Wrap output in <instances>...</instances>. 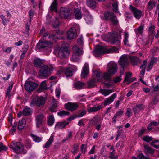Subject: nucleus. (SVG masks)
<instances>
[{
    "label": "nucleus",
    "mask_w": 159,
    "mask_h": 159,
    "mask_svg": "<svg viewBox=\"0 0 159 159\" xmlns=\"http://www.w3.org/2000/svg\"><path fill=\"white\" fill-rule=\"evenodd\" d=\"M49 42L48 41H45L43 42H40L39 41L36 45V48L35 49L36 51L38 49H41L44 50H47L48 52V54L51 51V47L52 46L51 42Z\"/></svg>",
    "instance_id": "4"
},
{
    "label": "nucleus",
    "mask_w": 159,
    "mask_h": 159,
    "mask_svg": "<svg viewBox=\"0 0 159 159\" xmlns=\"http://www.w3.org/2000/svg\"><path fill=\"white\" fill-rule=\"evenodd\" d=\"M104 18L105 21H110L114 25H117L118 23L116 16L113 12H105L104 13Z\"/></svg>",
    "instance_id": "6"
},
{
    "label": "nucleus",
    "mask_w": 159,
    "mask_h": 159,
    "mask_svg": "<svg viewBox=\"0 0 159 159\" xmlns=\"http://www.w3.org/2000/svg\"><path fill=\"white\" fill-rule=\"evenodd\" d=\"M10 147L16 153H19L22 152L24 149L23 146L20 142H13L12 145Z\"/></svg>",
    "instance_id": "12"
},
{
    "label": "nucleus",
    "mask_w": 159,
    "mask_h": 159,
    "mask_svg": "<svg viewBox=\"0 0 159 159\" xmlns=\"http://www.w3.org/2000/svg\"><path fill=\"white\" fill-rule=\"evenodd\" d=\"M129 57L126 55H122L120 58L118 62L119 65L122 68L127 66L129 63Z\"/></svg>",
    "instance_id": "10"
},
{
    "label": "nucleus",
    "mask_w": 159,
    "mask_h": 159,
    "mask_svg": "<svg viewBox=\"0 0 159 159\" xmlns=\"http://www.w3.org/2000/svg\"><path fill=\"white\" fill-rule=\"evenodd\" d=\"M132 76V73L130 72H128L126 73L125 75V77L124 81L125 82H130V78Z\"/></svg>",
    "instance_id": "46"
},
{
    "label": "nucleus",
    "mask_w": 159,
    "mask_h": 159,
    "mask_svg": "<svg viewBox=\"0 0 159 159\" xmlns=\"http://www.w3.org/2000/svg\"><path fill=\"white\" fill-rule=\"evenodd\" d=\"M138 157L139 159H148V157H146L142 153H140L138 155Z\"/></svg>",
    "instance_id": "64"
},
{
    "label": "nucleus",
    "mask_w": 159,
    "mask_h": 159,
    "mask_svg": "<svg viewBox=\"0 0 159 159\" xmlns=\"http://www.w3.org/2000/svg\"><path fill=\"white\" fill-rule=\"evenodd\" d=\"M37 101V106L38 107L43 106L45 103L46 100V98L45 97H40L39 98H36Z\"/></svg>",
    "instance_id": "20"
},
{
    "label": "nucleus",
    "mask_w": 159,
    "mask_h": 159,
    "mask_svg": "<svg viewBox=\"0 0 159 159\" xmlns=\"http://www.w3.org/2000/svg\"><path fill=\"white\" fill-rule=\"evenodd\" d=\"M47 86L46 81H43L41 83L40 85V88L42 89H46Z\"/></svg>",
    "instance_id": "57"
},
{
    "label": "nucleus",
    "mask_w": 159,
    "mask_h": 159,
    "mask_svg": "<svg viewBox=\"0 0 159 159\" xmlns=\"http://www.w3.org/2000/svg\"><path fill=\"white\" fill-rule=\"evenodd\" d=\"M93 78L87 83L88 87L89 88H92L96 86V82L97 81L102 82V83H104L107 87H110L111 84L109 83H106L103 81L102 74L97 71H94L93 72Z\"/></svg>",
    "instance_id": "1"
},
{
    "label": "nucleus",
    "mask_w": 159,
    "mask_h": 159,
    "mask_svg": "<svg viewBox=\"0 0 159 159\" xmlns=\"http://www.w3.org/2000/svg\"><path fill=\"white\" fill-rule=\"evenodd\" d=\"M37 85V84L35 82L27 81L25 84V87L26 90L28 92H30L35 89Z\"/></svg>",
    "instance_id": "13"
},
{
    "label": "nucleus",
    "mask_w": 159,
    "mask_h": 159,
    "mask_svg": "<svg viewBox=\"0 0 159 159\" xmlns=\"http://www.w3.org/2000/svg\"><path fill=\"white\" fill-rule=\"evenodd\" d=\"M116 94L114 93L109 98H106L102 102L104 106L105 107L112 103L116 98Z\"/></svg>",
    "instance_id": "18"
},
{
    "label": "nucleus",
    "mask_w": 159,
    "mask_h": 159,
    "mask_svg": "<svg viewBox=\"0 0 159 159\" xmlns=\"http://www.w3.org/2000/svg\"><path fill=\"white\" fill-rule=\"evenodd\" d=\"M102 105H99L96 107H90L89 109L88 112L89 113L96 112L100 110L102 108Z\"/></svg>",
    "instance_id": "32"
},
{
    "label": "nucleus",
    "mask_w": 159,
    "mask_h": 159,
    "mask_svg": "<svg viewBox=\"0 0 159 159\" xmlns=\"http://www.w3.org/2000/svg\"><path fill=\"white\" fill-rule=\"evenodd\" d=\"M79 145L77 144H75L73 146V150L72 152L73 154H75L77 152V150L78 149Z\"/></svg>",
    "instance_id": "52"
},
{
    "label": "nucleus",
    "mask_w": 159,
    "mask_h": 159,
    "mask_svg": "<svg viewBox=\"0 0 159 159\" xmlns=\"http://www.w3.org/2000/svg\"><path fill=\"white\" fill-rule=\"evenodd\" d=\"M26 124V122L25 119H22L20 120L18 125V129L21 130L25 126Z\"/></svg>",
    "instance_id": "38"
},
{
    "label": "nucleus",
    "mask_w": 159,
    "mask_h": 159,
    "mask_svg": "<svg viewBox=\"0 0 159 159\" xmlns=\"http://www.w3.org/2000/svg\"><path fill=\"white\" fill-rule=\"evenodd\" d=\"M142 139L146 142L148 143L153 139V138L147 135L143 137Z\"/></svg>",
    "instance_id": "51"
},
{
    "label": "nucleus",
    "mask_w": 159,
    "mask_h": 159,
    "mask_svg": "<svg viewBox=\"0 0 159 159\" xmlns=\"http://www.w3.org/2000/svg\"><path fill=\"white\" fill-rule=\"evenodd\" d=\"M52 106L50 107V110L52 112H56L57 111V107L58 104V102L54 98H52Z\"/></svg>",
    "instance_id": "22"
},
{
    "label": "nucleus",
    "mask_w": 159,
    "mask_h": 159,
    "mask_svg": "<svg viewBox=\"0 0 159 159\" xmlns=\"http://www.w3.org/2000/svg\"><path fill=\"white\" fill-rule=\"evenodd\" d=\"M65 107L68 110L71 111L76 110L79 107L78 104L76 103L68 102L65 105Z\"/></svg>",
    "instance_id": "14"
},
{
    "label": "nucleus",
    "mask_w": 159,
    "mask_h": 159,
    "mask_svg": "<svg viewBox=\"0 0 159 159\" xmlns=\"http://www.w3.org/2000/svg\"><path fill=\"white\" fill-rule=\"evenodd\" d=\"M54 140V136L52 135L50 137L48 141L43 146L44 148H48L51 144L53 142Z\"/></svg>",
    "instance_id": "33"
},
{
    "label": "nucleus",
    "mask_w": 159,
    "mask_h": 159,
    "mask_svg": "<svg viewBox=\"0 0 159 159\" xmlns=\"http://www.w3.org/2000/svg\"><path fill=\"white\" fill-rule=\"evenodd\" d=\"M80 56L73 53L72 57L71 58V60L73 61H78L80 59Z\"/></svg>",
    "instance_id": "47"
},
{
    "label": "nucleus",
    "mask_w": 159,
    "mask_h": 159,
    "mask_svg": "<svg viewBox=\"0 0 159 159\" xmlns=\"http://www.w3.org/2000/svg\"><path fill=\"white\" fill-rule=\"evenodd\" d=\"M113 11L115 13H118V2H116L112 4Z\"/></svg>",
    "instance_id": "43"
},
{
    "label": "nucleus",
    "mask_w": 159,
    "mask_h": 159,
    "mask_svg": "<svg viewBox=\"0 0 159 159\" xmlns=\"http://www.w3.org/2000/svg\"><path fill=\"white\" fill-rule=\"evenodd\" d=\"M129 9L134 17L137 19L139 20L143 16L142 11L136 7L130 5Z\"/></svg>",
    "instance_id": "8"
},
{
    "label": "nucleus",
    "mask_w": 159,
    "mask_h": 159,
    "mask_svg": "<svg viewBox=\"0 0 159 159\" xmlns=\"http://www.w3.org/2000/svg\"><path fill=\"white\" fill-rule=\"evenodd\" d=\"M35 105H37V101L36 98L34 99L31 102L30 105L31 107H33Z\"/></svg>",
    "instance_id": "59"
},
{
    "label": "nucleus",
    "mask_w": 159,
    "mask_h": 159,
    "mask_svg": "<svg viewBox=\"0 0 159 159\" xmlns=\"http://www.w3.org/2000/svg\"><path fill=\"white\" fill-rule=\"evenodd\" d=\"M151 145L153 146L156 149H159V140H156L153 141L150 143Z\"/></svg>",
    "instance_id": "42"
},
{
    "label": "nucleus",
    "mask_w": 159,
    "mask_h": 159,
    "mask_svg": "<svg viewBox=\"0 0 159 159\" xmlns=\"http://www.w3.org/2000/svg\"><path fill=\"white\" fill-rule=\"evenodd\" d=\"M69 122L63 121L57 122L55 125V129L56 130L65 129V127L69 124Z\"/></svg>",
    "instance_id": "15"
},
{
    "label": "nucleus",
    "mask_w": 159,
    "mask_h": 159,
    "mask_svg": "<svg viewBox=\"0 0 159 159\" xmlns=\"http://www.w3.org/2000/svg\"><path fill=\"white\" fill-rule=\"evenodd\" d=\"M100 118L99 116L96 115L91 120L92 124L95 125L97 123L99 124L100 122Z\"/></svg>",
    "instance_id": "39"
},
{
    "label": "nucleus",
    "mask_w": 159,
    "mask_h": 159,
    "mask_svg": "<svg viewBox=\"0 0 159 159\" xmlns=\"http://www.w3.org/2000/svg\"><path fill=\"white\" fill-rule=\"evenodd\" d=\"M33 63L36 67L40 68L45 65H44L42 60L39 58L35 59Z\"/></svg>",
    "instance_id": "24"
},
{
    "label": "nucleus",
    "mask_w": 159,
    "mask_h": 159,
    "mask_svg": "<svg viewBox=\"0 0 159 159\" xmlns=\"http://www.w3.org/2000/svg\"><path fill=\"white\" fill-rule=\"evenodd\" d=\"M55 122V119L53 115L49 116L48 120V125L49 126L52 125Z\"/></svg>",
    "instance_id": "41"
},
{
    "label": "nucleus",
    "mask_w": 159,
    "mask_h": 159,
    "mask_svg": "<svg viewBox=\"0 0 159 159\" xmlns=\"http://www.w3.org/2000/svg\"><path fill=\"white\" fill-rule=\"evenodd\" d=\"M73 53L78 55H81L83 54V51L77 45H75L73 47Z\"/></svg>",
    "instance_id": "23"
},
{
    "label": "nucleus",
    "mask_w": 159,
    "mask_h": 159,
    "mask_svg": "<svg viewBox=\"0 0 159 159\" xmlns=\"http://www.w3.org/2000/svg\"><path fill=\"white\" fill-rule=\"evenodd\" d=\"M53 69L54 67L52 65H44L41 68L39 75L40 76L47 77L51 74V72L53 70Z\"/></svg>",
    "instance_id": "5"
},
{
    "label": "nucleus",
    "mask_w": 159,
    "mask_h": 159,
    "mask_svg": "<svg viewBox=\"0 0 159 159\" xmlns=\"http://www.w3.org/2000/svg\"><path fill=\"white\" fill-rule=\"evenodd\" d=\"M132 115V110L130 108L127 109V111L125 113V115L128 117H130Z\"/></svg>",
    "instance_id": "55"
},
{
    "label": "nucleus",
    "mask_w": 159,
    "mask_h": 159,
    "mask_svg": "<svg viewBox=\"0 0 159 159\" xmlns=\"http://www.w3.org/2000/svg\"><path fill=\"white\" fill-rule=\"evenodd\" d=\"M129 59L133 65H137L140 61L139 58L135 56H131Z\"/></svg>",
    "instance_id": "30"
},
{
    "label": "nucleus",
    "mask_w": 159,
    "mask_h": 159,
    "mask_svg": "<svg viewBox=\"0 0 159 159\" xmlns=\"http://www.w3.org/2000/svg\"><path fill=\"white\" fill-rule=\"evenodd\" d=\"M12 88V85H10L7 88V91L6 92V96L7 97H10V91Z\"/></svg>",
    "instance_id": "54"
},
{
    "label": "nucleus",
    "mask_w": 159,
    "mask_h": 159,
    "mask_svg": "<svg viewBox=\"0 0 159 159\" xmlns=\"http://www.w3.org/2000/svg\"><path fill=\"white\" fill-rule=\"evenodd\" d=\"M155 7V3L153 0L149 1L147 5V9L149 11L152 10Z\"/></svg>",
    "instance_id": "28"
},
{
    "label": "nucleus",
    "mask_w": 159,
    "mask_h": 159,
    "mask_svg": "<svg viewBox=\"0 0 159 159\" xmlns=\"http://www.w3.org/2000/svg\"><path fill=\"white\" fill-rule=\"evenodd\" d=\"M125 16L126 17V20H128L129 19H131L132 18V16L131 14L128 13H126Z\"/></svg>",
    "instance_id": "61"
},
{
    "label": "nucleus",
    "mask_w": 159,
    "mask_h": 159,
    "mask_svg": "<svg viewBox=\"0 0 159 159\" xmlns=\"http://www.w3.org/2000/svg\"><path fill=\"white\" fill-rule=\"evenodd\" d=\"M0 17L2 19V23L3 25H6L9 22V20L7 19L3 15L0 16Z\"/></svg>",
    "instance_id": "53"
},
{
    "label": "nucleus",
    "mask_w": 159,
    "mask_h": 159,
    "mask_svg": "<svg viewBox=\"0 0 159 159\" xmlns=\"http://www.w3.org/2000/svg\"><path fill=\"white\" fill-rule=\"evenodd\" d=\"M83 38L82 37H79L78 39V43L79 45H81L83 44Z\"/></svg>",
    "instance_id": "63"
},
{
    "label": "nucleus",
    "mask_w": 159,
    "mask_h": 159,
    "mask_svg": "<svg viewBox=\"0 0 159 159\" xmlns=\"http://www.w3.org/2000/svg\"><path fill=\"white\" fill-rule=\"evenodd\" d=\"M67 36L68 39H72L76 37V30L74 27L70 28L67 32Z\"/></svg>",
    "instance_id": "17"
},
{
    "label": "nucleus",
    "mask_w": 159,
    "mask_h": 159,
    "mask_svg": "<svg viewBox=\"0 0 159 159\" xmlns=\"http://www.w3.org/2000/svg\"><path fill=\"white\" fill-rule=\"evenodd\" d=\"M56 95L57 98H59L60 94V90L59 88H57L55 90Z\"/></svg>",
    "instance_id": "62"
},
{
    "label": "nucleus",
    "mask_w": 159,
    "mask_h": 159,
    "mask_svg": "<svg viewBox=\"0 0 159 159\" xmlns=\"http://www.w3.org/2000/svg\"><path fill=\"white\" fill-rule=\"evenodd\" d=\"M120 37L119 35L112 39V41L113 44H118L119 43L120 39Z\"/></svg>",
    "instance_id": "50"
},
{
    "label": "nucleus",
    "mask_w": 159,
    "mask_h": 159,
    "mask_svg": "<svg viewBox=\"0 0 159 159\" xmlns=\"http://www.w3.org/2000/svg\"><path fill=\"white\" fill-rule=\"evenodd\" d=\"M155 29V26L154 25L151 24L149 26L148 28V31L152 33H153Z\"/></svg>",
    "instance_id": "58"
},
{
    "label": "nucleus",
    "mask_w": 159,
    "mask_h": 159,
    "mask_svg": "<svg viewBox=\"0 0 159 159\" xmlns=\"http://www.w3.org/2000/svg\"><path fill=\"white\" fill-rule=\"evenodd\" d=\"M84 19L87 24H90L93 21V18L90 14L87 12V14L85 15Z\"/></svg>",
    "instance_id": "29"
},
{
    "label": "nucleus",
    "mask_w": 159,
    "mask_h": 159,
    "mask_svg": "<svg viewBox=\"0 0 159 159\" xmlns=\"http://www.w3.org/2000/svg\"><path fill=\"white\" fill-rule=\"evenodd\" d=\"M86 113V111L84 110L80 111L77 115H76V117H81L84 116Z\"/></svg>",
    "instance_id": "44"
},
{
    "label": "nucleus",
    "mask_w": 159,
    "mask_h": 159,
    "mask_svg": "<svg viewBox=\"0 0 159 159\" xmlns=\"http://www.w3.org/2000/svg\"><path fill=\"white\" fill-rule=\"evenodd\" d=\"M56 55L61 58H67L70 53V50L67 48H62L56 51Z\"/></svg>",
    "instance_id": "7"
},
{
    "label": "nucleus",
    "mask_w": 159,
    "mask_h": 159,
    "mask_svg": "<svg viewBox=\"0 0 159 159\" xmlns=\"http://www.w3.org/2000/svg\"><path fill=\"white\" fill-rule=\"evenodd\" d=\"M63 33L61 30H58L55 32V35L52 34V36H49L50 41L56 42L57 39H61L63 38Z\"/></svg>",
    "instance_id": "11"
},
{
    "label": "nucleus",
    "mask_w": 159,
    "mask_h": 159,
    "mask_svg": "<svg viewBox=\"0 0 159 159\" xmlns=\"http://www.w3.org/2000/svg\"><path fill=\"white\" fill-rule=\"evenodd\" d=\"M85 85V84L84 83L78 81L75 83L74 86L77 89H81Z\"/></svg>",
    "instance_id": "40"
},
{
    "label": "nucleus",
    "mask_w": 159,
    "mask_h": 159,
    "mask_svg": "<svg viewBox=\"0 0 159 159\" xmlns=\"http://www.w3.org/2000/svg\"><path fill=\"white\" fill-rule=\"evenodd\" d=\"M57 0H54L50 7V10L52 11H54L55 12L57 11Z\"/></svg>",
    "instance_id": "37"
},
{
    "label": "nucleus",
    "mask_w": 159,
    "mask_h": 159,
    "mask_svg": "<svg viewBox=\"0 0 159 159\" xmlns=\"http://www.w3.org/2000/svg\"><path fill=\"white\" fill-rule=\"evenodd\" d=\"M118 50V48L114 47L107 49L106 46L98 45L95 48L93 54L96 56H99L105 53L117 52Z\"/></svg>",
    "instance_id": "2"
},
{
    "label": "nucleus",
    "mask_w": 159,
    "mask_h": 159,
    "mask_svg": "<svg viewBox=\"0 0 159 159\" xmlns=\"http://www.w3.org/2000/svg\"><path fill=\"white\" fill-rule=\"evenodd\" d=\"M154 60H155L154 59H152L150 60L149 64L147 68V71H150V70L152 68L154 63H155Z\"/></svg>",
    "instance_id": "45"
},
{
    "label": "nucleus",
    "mask_w": 159,
    "mask_h": 159,
    "mask_svg": "<svg viewBox=\"0 0 159 159\" xmlns=\"http://www.w3.org/2000/svg\"><path fill=\"white\" fill-rule=\"evenodd\" d=\"M70 13V10L69 9L63 7H61L60 9L59 15L61 17L66 18L68 17Z\"/></svg>",
    "instance_id": "16"
},
{
    "label": "nucleus",
    "mask_w": 159,
    "mask_h": 159,
    "mask_svg": "<svg viewBox=\"0 0 159 159\" xmlns=\"http://www.w3.org/2000/svg\"><path fill=\"white\" fill-rule=\"evenodd\" d=\"M64 72L66 76H72L73 74V69L71 67L66 68Z\"/></svg>",
    "instance_id": "34"
},
{
    "label": "nucleus",
    "mask_w": 159,
    "mask_h": 159,
    "mask_svg": "<svg viewBox=\"0 0 159 159\" xmlns=\"http://www.w3.org/2000/svg\"><path fill=\"white\" fill-rule=\"evenodd\" d=\"M145 151L147 153L152 154L154 151V149L151 148L148 145L145 144L144 146Z\"/></svg>",
    "instance_id": "35"
},
{
    "label": "nucleus",
    "mask_w": 159,
    "mask_h": 159,
    "mask_svg": "<svg viewBox=\"0 0 159 159\" xmlns=\"http://www.w3.org/2000/svg\"><path fill=\"white\" fill-rule=\"evenodd\" d=\"M108 73L105 72L102 74L103 78L105 81L109 82L111 80V79L110 75L114 74L116 72L117 70V65L115 63H111L108 64Z\"/></svg>",
    "instance_id": "3"
},
{
    "label": "nucleus",
    "mask_w": 159,
    "mask_h": 159,
    "mask_svg": "<svg viewBox=\"0 0 159 159\" xmlns=\"http://www.w3.org/2000/svg\"><path fill=\"white\" fill-rule=\"evenodd\" d=\"M31 110L30 108L25 107L23 110V114L24 116H28L31 114Z\"/></svg>",
    "instance_id": "36"
},
{
    "label": "nucleus",
    "mask_w": 159,
    "mask_h": 159,
    "mask_svg": "<svg viewBox=\"0 0 159 159\" xmlns=\"http://www.w3.org/2000/svg\"><path fill=\"white\" fill-rule=\"evenodd\" d=\"M7 148L1 142H0V151H6L7 150Z\"/></svg>",
    "instance_id": "56"
},
{
    "label": "nucleus",
    "mask_w": 159,
    "mask_h": 159,
    "mask_svg": "<svg viewBox=\"0 0 159 159\" xmlns=\"http://www.w3.org/2000/svg\"><path fill=\"white\" fill-rule=\"evenodd\" d=\"M33 140L37 142H39L42 141V138L34 134L32 135Z\"/></svg>",
    "instance_id": "49"
},
{
    "label": "nucleus",
    "mask_w": 159,
    "mask_h": 159,
    "mask_svg": "<svg viewBox=\"0 0 159 159\" xmlns=\"http://www.w3.org/2000/svg\"><path fill=\"white\" fill-rule=\"evenodd\" d=\"M87 5L90 7L94 9L96 6V2L94 0H87Z\"/></svg>",
    "instance_id": "27"
},
{
    "label": "nucleus",
    "mask_w": 159,
    "mask_h": 159,
    "mask_svg": "<svg viewBox=\"0 0 159 159\" xmlns=\"http://www.w3.org/2000/svg\"><path fill=\"white\" fill-rule=\"evenodd\" d=\"M74 16L75 18L77 19H81L82 17L80 9L77 8L74 10Z\"/></svg>",
    "instance_id": "26"
},
{
    "label": "nucleus",
    "mask_w": 159,
    "mask_h": 159,
    "mask_svg": "<svg viewBox=\"0 0 159 159\" xmlns=\"http://www.w3.org/2000/svg\"><path fill=\"white\" fill-rule=\"evenodd\" d=\"M89 73V66L88 64L85 63L84 66L81 73V77L85 78Z\"/></svg>",
    "instance_id": "19"
},
{
    "label": "nucleus",
    "mask_w": 159,
    "mask_h": 159,
    "mask_svg": "<svg viewBox=\"0 0 159 159\" xmlns=\"http://www.w3.org/2000/svg\"><path fill=\"white\" fill-rule=\"evenodd\" d=\"M144 107V106L142 104L137 105L134 107L132 109L135 114H138L139 112L143 110Z\"/></svg>",
    "instance_id": "21"
},
{
    "label": "nucleus",
    "mask_w": 159,
    "mask_h": 159,
    "mask_svg": "<svg viewBox=\"0 0 159 159\" xmlns=\"http://www.w3.org/2000/svg\"><path fill=\"white\" fill-rule=\"evenodd\" d=\"M114 91L113 89H102L100 90L101 93L105 96H107L112 93Z\"/></svg>",
    "instance_id": "25"
},
{
    "label": "nucleus",
    "mask_w": 159,
    "mask_h": 159,
    "mask_svg": "<svg viewBox=\"0 0 159 159\" xmlns=\"http://www.w3.org/2000/svg\"><path fill=\"white\" fill-rule=\"evenodd\" d=\"M69 112H68L66 111H62L58 112L57 113V114L59 116L61 117H63L65 116L69 115Z\"/></svg>",
    "instance_id": "48"
},
{
    "label": "nucleus",
    "mask_w": 159,
    "mask_h": 159,
    "mask_svg": "<svg viewBox=\"0 0 159 159\" xmlns=\"http://www.w3.org/2000/svg\"><path fill=\"white\" fill-rule=\"evenodd\" d=\"M144 25H141L138 28L135 29L134 31L137 34H142L143 32L144 28Z\"/></svg>",
    "instance_id": "31"
},
{
    "label": "nucleus",
    "mask_w": 159,
    "mask_h": 159,
    "mask_svg": "<svg viewBox=\"0 0 159 159\" xmlns=\"http://www.w3.org/2000/svg\"><path fill=\"white\" fill-rule=\"evenodd\" d=\"M85 145L84 144H82L81 145L80 149H81V151L82 152H84V153H85L86 151V147H85Z\"/></svg>",
    "instance_id": "60"
},
{
    "label": "nucleus",
    "mask_w": 159,
    "mask_h": 159,
    "mask_svg": "<svg viewBox=\"0 0 159 159\" xmlns=\"http://www.w3.org/2000/svg\"><path fill=\"white\" fill-rule=\"evenodd\" d=\"M45 120V117L42 113H40L36 115L35 122L36 127L39 128L41 126Z\"/></svg>",
    "instance_id": "9"
}]
</instances>
